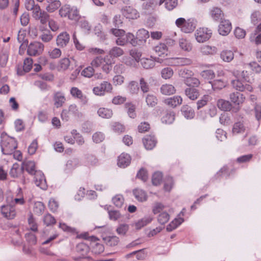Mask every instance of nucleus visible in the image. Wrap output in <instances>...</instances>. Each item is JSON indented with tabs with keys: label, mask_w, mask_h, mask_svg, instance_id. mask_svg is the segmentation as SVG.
<instances>
[{
	"label": "nucleus",
	"mask_w": 261,
	"mask_h": 261,
	"mask_svg": "<svg viewBox=\"0 0 261 261\" xmlns=\"http://www.w3.org/2000/svg\"><path fill=\"white\" fill-rule=\"evenodd\" d=\"M110 32L117 38L115 42L118 46H124L128 42L133 46L137 44L136 39L132 33H125L124 30L117 28H112Z\"/></svg>",
	"instance_id": "obj_1"
},
{
	"label": "nucleus",
	"mask_w": 261,
	"mask_h": 261,
	"mask_svg": "<svg viewBox=\"0 0 261 261\" xmlns=\"http://www.w3.org/2000/svg\"><path fill=\"white\" fill-rule=\"evenodd\" d=\"M1 150L4 154H11L17 147V144L15 139L7 135L3 132L1 135Z\"/></svg>",
	"instance_id": "obj_2"
},
{
	"label": "nucleus",
	"mask_w": 261,
	"mask_h": 261,
	"mask_svg": "<svg viewBox=\"0 0 261 261\" xmlns=\"http://www.w3.org/2000/svg\"><path fill=\"white\" fill-rule=\"evenodd\" d=\"M61 116L63 121H68L70 118L76 120H81L83 118L84 114L75 104H71L68 107V109L62 110Z\"/></svg>",
	"instance_id": "obj_3"
},
{
	"label": "nucleus",
	"mask_w": 261,
	"mask_h": 261,
	"mask_svg": "<svg viewBox=\"0 0 261 261\" xmlns=\"http://www.w3.org/2000/svg\"><path fill=\"white\" fill-rule=\"evenodd\" d=\"M61 17H68L69 19L76 20L80 17L79 11L75 6L65 5L59 11Z\"/></svg>",
	"instance_id": "obj_4"
},
{
	"label": "nucleus",
	"mask_w": 261,
	"mask_h": 261,
	"mask_svg": "<svg viewBox=\"0 0 261 261\" xmlns=\"http://www.w3.org/2000/svg\"><path fill=\"white\" fill-rule=\"evenodd\" d=\"M113 89L112 84L108 81H103L99 86L94 87L92 91L97 96H103L106 93L111 92Z\"/></svg>",
	"instance_id": "obj_5"
},
{
	"label": "nucleus",
	"mask_w": 261,
	"mask_h": 261,
	"mask_svg": "<svg viewBox=\"0 0 261 261\" xmlns=\"http://www.w3.org/2000/svg\"><path fill=\"white\" fill-rule=\"evenodd\" d=\"M44 45L37 41L31 43L28 47L27 53L31 56L40 55L44 50Z\"/></svg>",
	"instance_id": "obj_6"
},
{
	"label": "nucleus",
	"mask_w": 261,
	"mask_h": 261,
	"mask_svg": "<svg viewBox=\"0 0 261 261\" xmlns=\"http://www.w3.org/2000/svg\"><path fill=\"white\" fill-rule=\"evenodd\" d=\"M212 32L207 28H199L195 33V38L197 42L202 43L208 40L212 36Z\"/></svg>",
	"instance_id": "obj_7"
},
{
	"label": "nucleus",
	"mask_w": 261,
	"mask_h": 261,
	"mask_svg": "<svg viewBox=\"0 0 261 261\" xmlns=\"http://www.w3.org/2000/svg\"><path fill=\"white\" fill-rule=\"evenodd\" d=\"M231 84L233 88L239 91L251 92L253 90V87L250 84L247 83L246 82L239 79L232 80Z\"/></svg>",
	"instance_id": "obj_8"
},
{
	"label": "nucleus",
	"mask_w": 261,
	"mask_h": 261,
	"mask_svg": "<svg viewBox=\"0 0 261 261\" xmlns=\"http://www.w3.org/2000/svg\"><path fill=\"white\" fill-rule=\"evenodd\" d=\"M1 213L7 219H13L16 215L15 207L11 204L1 206Z\"/></svg>",
	"instance_id": "obj_9"
},
{
	"label": "nucleus",
	"mask_w": 261,
	"mask_h": 261,
	"mask_svg": "<svg viewBox=\"0 0 261 261\" xmlns=\"http://www.w3.org/2000/svg\"><path fill=\"white\" fill-rule=\"evenodd\" d=\"M229 99L231 102L237 106V108L235 109V112H236L239 111L240 106L242 105L245 101V97L243 94L236 92L230 94Z\"/></svg>",
	"instance_id": "obj_10"
},
{
	"label": "nucleus",
	"mask_w": 261,
	"mask_h": 261,
	"mask_svg": "<svg viewBox=\"0 0 261 261\" xmlns=\"http://www.w3.org/2000/svg\"><path fill=\"white\" fill-rule=\"evenodd\" d=\"M76 251L80 256L79 257H73V259L74 260H80L81 258H86L87 253L89 252V248L87 245L84 243H80L76 245Z\"/></svg>",
	"instance_id": "obj_11"
},
{
	"label": "nucleus",
	"mask_w": 261,
	"mask_h": 261,
	"mask_svg": "<svg viewBox=\"0 0 261 261\" xmlns=\"http://www.w3.org/2000/svg\"><path fill=\"white\" fill-rule=\"evenodd\" d=\"M192 61L188 58H172L169 59V64L173 66H187L191 64Z\"/></svg>",
	"instance_id": "obj_12"
},
{
	"label": "nucleus",
	"mask_w": 261,
	"mask_h": 261,
	"mask_svg": "<svg viewBox=\"0 0 261 261\" xmlns=\"http://www.w3.org/2000/svg\"><path fill=\"white\" fill-rule=\"evenodd\" d=\"M122 15L126 18L134 19L139 17V13L138 11L130 6L124 7L121 9Z\"/></svg>",
	"instance_id": "obj_13"
},
{
	"label": "nucleus",
	"mask_w": 261,
	"mask_h": 261,
	"mask_svg": "<svg viewBox=\"0 0 261 261\" xmlns=\"http://www.w3.org/2000/svg\"><path fill=\"white\" fill-rule=\"evenodd\" d=\"M34 182L35 185L41 189L46 190L47 184L44 174L41 171H38L34 175Z\"/></svg>",
	"instance_id": "obj_14"
},
{
	"label": "nucleus",
	"mask_w": 261,
	"mask_h": 261,
	"mask_svg": "<svg viewBox=\"0 0 261 261\" xmlns=\"http://www.w3.org/2000/svg\"><path fill=\"white\" fill-rule=\"evenodd\" d=\"M231 23L228 20L221 21L218 29L219 34L222 36L227 35L231 30Z\"/></svg>",
	"instance_id": "obj_15"
},
{
	"label": "nucleus",
	"mask_w": 261,
	"mask_h": 261,
	"mask_svg": "<svg viewBox=\"0 0 261 261\" xmlns=\"http://www.w3.org/2000/svg\"><path fill=\"white\" fill-rule=\"evenodd\" d=\"M143 143L146 149L151 150L155 146L156 140L154 136L147 135L143 139Z\"/></svg>",
	"instance_id": "obj_16"
},
{
	"label": "nucleus",
	"mask_w": 261,
	"mask_h": 261,
	"mask_svg": "<svg viewBox=\"0 0 261 261\" xmlns=\"http://www.w3.org/2000/svg\"><path fill=\"white\" fill-rule=\"evenodd\" d=\"M182 99L181 96L178 95L174 96L171 97L167 98L164 100V103L172 108H175L181 104Z\"/></svg>",
	"instance_id": "obj_17"
},
{
	"label": "nucleus",
	"mask_w": 261,
	"mask_h": 261,
	"mask_svg": "<svg viewBox=\"0 0 261 261\" xmlns=\"http://www.w3.org/2000/svg\"><path fill=\"white\" fill-rule=\"evenodd\" d=\"M131 158L127 153H122L118 157L117 164L119 167L125 168L130 163Z\"/></svg>",
	"instance_id": "obj_18"
},
{
	"label": "nucleus",
	"mask_w": 261,
	"mask_h": 261,
	"mask_svg": "<svg viewBox=\"0 0 261 261\" xmlns=\"http://www.w3.org/2000/svg\"><path fill=\"white\" fill-rule=\"evenodd\" d=\"M220 57L223 61L229 63L234 59V52L228 49H223L220 54Z\"/></svg>",
	"instance_id": "obj_19"
},
{
	"label": "nucleus",
	"mask_w": 261,
	"mask_h": 261,
	"mask_svg": "<svg viewBox=\"0 0 261 261\" xmlns=\"http://www.w3.org/2000/svg\"><path fill=\"white\" fill-rule=\"evenodd\" d=\"M154 50L158 56L164 58L166 57L169 53L167 45L163 43H159L156 45L154 48Z\"/></svg>",
	"instance_id": "obj_20"
},
{
	"label": "nucleus",
	"mask_w": 261,
	"mask_h": 261,
	"mask_svg": "<svg viewBox=\"0 0 261 261\" xmlns=\"http://www.w3.org/2000/svg\"><path fill=\"white\" fill-rule=\"evenodd\" d=\"M152 220V218L150 216L144 217V218L134 222L132 224V226L135 227L136 229H140L143 227L150 223Z\"/></svg>",
	"instance_id": "obj_21"
},
{
	"label": "nucleus",
	"mask_w": 261,
	"mask_h": 261,
	"mask_svg": "<svg viewBox=\"0 0 261 261\" xmlns=\"http://www.w3.org/2000/svg\"><path fill=\"white\" fill-rule=\"evenodd\" d=\"M196 26V21L194 19L186 20L185 25L182 27V31L185 33H190L194 31Z\"/></svg>",
	"instance_id": "obj_22"
},
{
	"label": "nucleus",
	"mask_w": 261,
	"mask_h": 261,
	"mask_svg": "<svg viewBox=\"0 0 261 261\" xmlns=\"http://www.w3.org/2000/svg\"><path fill=\"white\" fill-rule=\"evenodd\" d=\"M69 35L66 32L61 33L57 38V44L60 47H64L69 42Z\"/></svg>",
	"instance_id": "obj_23"
},
{
	"label": "nucleus",
	"mask_w": 261,
	"mask_h": 261,
	"mask_svg": "<svg viewBox=\"0 0 261 261\" xmlns=\"http://www.w3.org/2000/svg\"><path fill=\"white\" fill-rule=\"evenodd\" d=\"M70 92L73 97L79 99L83 103H85L87 102L86 96L84 95L82 91L77 87H72Z\"/></svg>",
	"instance_id": "obj_24"
},
{
	"label": "nucleus",
	"mask_w": 261,
	"mask_h": 261,
	"mask_svg": "<svg viewBox=\"0 0 261 261\" xmlns=\"http://www.w3.org/2000/svg\"><path fill=\"white\" fill-rule=\"evenodd\" d=\"M54 105L57 108L61 107L66 100L64 94L58 92L55 93L53 97Z\"/></svg>",
	"instance_id": "obj_25"
},
{
	"label": "nucleus",
	"mask_w": 261,
	"mask_h": 261,
	"mask_svg": "<svg viewBox=\"0 0 261 261\" xmlns=\"http://www.w3.org/2000/svg\"><path fill=\"white\" fill-rule=\"evenodd\" d=\"M133 193L136 199L139 201L143 202L147 199L146 192L141 189H135L133 190Z\"/></svg>",
	"instance_id": "obj_26"
},
{
	"label": "nucleus",
	"mask_w": 261,
	"mask_h": 261,
	"mask_svg": "<svg viewBox=\"0 0 261 261\" xmlns=\"http://www.w3.org/2000/svg\"><path fill=\"white\" fill-rule=\"evenodd\" d=\"M209 83L211 84L214 90H221L226 86V82L223 79H216L210 82Z\"/></svg>",
	"instance_id": "obj_27"
},
{
	"label": "nucleus",
	"mask_w": 261,
	"mask_h": 261,
	"mask_svg": "<svg viewBox=\"0 0 261 261\" xmlns=\"http://www.w3.org/2000/svg\"><path fill=\"white\" fill-rule=\"evenodd\" d=\"M211 17L215 21H218L222 19L223 13L220 8L218 7L212 8L210 11Z\"/></svg>",
	"instance_id": "obj_28"
},
{
	"label": "nucleus",
	"mask_w": 261,
	"mask_h": 261,
	"mask_svg": "<svg viewBox=\"0 0 261 261\" xmlns=\"http://www.w3.org/2000/svg\"><path fill=\"white\" fill-rule=\"evenodd\" d=\"M185 93L186 95L192 100L196 99L199 95L198 90L195 88H187L185 89Z\"/></svg>",
	"instance_id": "obj_29"
},
{
	"label": "nucleus",
	"mask_w": 261,
	"mask_h": 261,
	"mask_svg": "<svg viewBox=\"0 0 261 261\" xmlns=\"http://www.w3.org/2000/svg\"><path fill=\"white\" fill-rule=\"evenodd\" d=\"M161 92L166 95H170L175 93L176 90L175 87L171 84H164L160 88Z\"/></svg>",
	"instance_id": "obj_30"
},
{
	"label": "nucleus",
	"mask_w": 261,
	"mask_h": 261,
	"mask_svg": "<svg viewBox=\"0 0 261 261\" xmlns=\"http://www.w3.org/2000/svg\"><path fill=\"white\" fill-rule=\"evenodd\" d=\"M23 168L30 174H34L38 171L35 170V163L32 161H27L22 163Z\"/></svg>",
	"instance_id": "obj_31"
},
{
	"label": "nucleus",
	"mask_w": 261,
	"mask_h": 261,
	"mask_svg": "<svg viewBox=\"0 0 261 261\" xmlns=\"http://www.w3.org/2000/svg\"><path fill=\"white\" fill-rule=\"evenodd\" d=\"M217 105L219 109L224 111H230L232 108V105L229 101L223 99H219Z\"/></svg>",
	"instance_id": "obj_32"
},
{
	"label": "nucleus",
	"mask_w": 261,
	"mask_h": 261,
	"mask_svg": "<svg viewBox=\"0 0 261 261\" xmlns=\"http://www.w3.org/2000/svg\"><path fill=\"white\" fill-rule=\"evenodd\" d=\"M97 114L102 118L109 119L113 115L112 110L106 108H100L97 110Z\"/></svg>",
	"instance_id": "obj_33"
},
{
	"label": "nucleus",
	"mask_w": 261,
	"mask_h": 261,
	"mask_svg": "<svg viewBox=\"0 0 261 261\" xmlns=\"http://www.w3.org/2000/svg\"><path fill=\"white\" fill-rule=\"evenodd\" d=\"M183 116L187 119H192L195 116L194 110L189 106H184L181 110Z\"/></svg>",
	"instance_id": "obj_34"
},
{
	"label": "nucleus",
	"mask_w": 261,
	"mask_h": 261,
	"mask_svg": "<svg viewBox=\"0 0 261 261\" xmlns=\"http://www.w3.org/2000/svg\"><path fill=\"white\" fill-rule=\"evenodd\" d=\"M124 53V50L118 46H114L109 51V58H118L122 56Z\"/></svg>",
	"instance_id": "obj_35"
},
{
	"label": "nucleus",
	"mask_w": 261,
	"mask_h": 261,
	"mask_svg": "<svg viewBox=\"0 0 261 261\" xmlns=\"http://www.w3.org/2000/svg\"><path fill=\"white\" fill-rule=\"evenodd\" d=\"M18 197H10L7 198L8 202L15 207L16 205H23L25 203L24 197H21V196H18Z\"/></svg>",
	"instance_id": "obj_36"
},
{
	"label": "nucleus",
	"mask_w": 261,
	"mask_h": 261,
	"mask_svg": "<svg viewBox=\"0 0 261 261\" xmlns=\"http://www.w3.org/2000/svg\"><path fill=\"white\" fill-rule=\"evenodd\" d=\"M179 45L180 49L185 51L189 52L192 49L191 43L185 38H181L179 40Z\"/></svg>",
	"instance_id": "obj_37"
},
{
	"label": "nucleus",
	"mask_w": 261,
	"mask_h": 261,
	"mask_svg": "<svg viewBox=\"0 0 261 261\" xmlns=\"http://www.w3.org/2000/svg\"><path fill=\"white\" fill-rule=\"evenodd\" d=\"M184 220L182 218H175L173 221H172L166 227V229L168 231H171L173 230L176 228L179 225H180L183 222Z\"/></svg>",
	"instance_id": "obj_38"
},
{
	"label": "nucleus",
	"mask_w": 261,
	"mask_h": 261,
	"mask_svg": "<svg viewBox=\"0 0 261 261\" xmlns=\"http://www.w3.org/2000/svg\"><path fill=\"white\" fill-rule=\"evenodd\" d=\"M232 74L237 79L248 82V73L247 71L234 70L232 71Z\"/></svg>",
	"instance_id": "obj_39"
},
{
	"label": "nucleus",
	"mask_w": 261,
	"mask_h": 261,
	"mask_svg": "<svg viewBox=\"0 0 261 261\" xmlns=\"http://www.w3.org/2000/svg\"><path fill=\"white\" fill-rule=\"evenodd\" d=\"M185 85L188 86L189 88H196L198 87L200 85L199 80L193 76H190L188 79L184 80Z\"/></svg>",
	"instance_id": "obj_40"
},
{
	"label": "nucleus",
	"mask_w": 261,
	"mask_h": 261,
	"mask_svg": "<svg viewBox=\"0 0 261 261\" xmlns=\"http://www.w3.org/2000/svg\"><path fill=\"white\" fill-rule=\"evenodd\" d=\"M114 63L112 59L108 56H106V60L101 66L102 71L107 74H108L112 70V65Z\"/></svg>",
	"instance_id": "obj_41"
},
{
	"label": "nucleus",
	"mask_w": 261,
	"mask_h": 261,
	"mask_svg": "<svg viewBox=\"0 0 261 261\" xmlns=\"http://www.w3.org/2000/svg\"><path fill=\"white\" fill-rule=\"evenodd\" d=\"M141 64L145 69L153 68L155 65V61L152 58H143L140 60Z\"/></svg>",
	"instance_id": "obj_42"
},
{
	"label": "nucleus",
	"mask_w": 261,
	"mask_h": 261,
	"mask_svg": "<svg viewBox=\"0 0 261 261\" xmlns=\"http://www.w3.org/2000/svg\"><path fill=\"white\" fill-rule=\"evenodd\" d=\"M201 52L203 55H215L218 51V49L215 46L203 45L200 48Z\"/></svg>",
	"instance_id": "obj_43"
},
{
	"label": "nucleus",
	"mask_w": 261,
	"mask_h": 261,
	"mask_svg": "<svg viewBox=\"0 0 261 261\" xmlns=\"http://www.w3.org/2000/svg\"><path fill=\"white\" fill-rule=\"evenodd\" d=\"M70 64V61L68 58H63L59 61L57 69L59 71H64L68 68Z\"/></svg>",
	"instance_id": "obj_44"
},
{
	"label": "nucleus",
	"mask_w": 261,
	"mask_h": 261,
	"mask_svg": "<svg viewBox=\"0 0 261 261\" xmlns=\"http://www.w3.org/2000/svg\"><path fill=\"white\" fill-rule=\"evenodd\" d=\"M174 113L173 112H168L162 117L161 120L162 123L169 124L174 121Z\"/></svg>",
	"instance_id": "obj_45"
},
{
	"label": "nucleus",
	"mask_w": 261,
	"mask_h": 261,
	"mask_svg": "<svg viewBox=\"0 0 261 261\" xmlns=\"http://www.w3.org/2000/svg\"><path fill=\"white\" fill-rule=\"evenodd\" d=\"M105 243L110 246H114L117 245L119 242V238L115 236H107L103 238Z\"/></svg>",
	"instance_id": "obj_46"
},
{
	"label": "nucleus",
	"mask_w": 261,
	"mask_h": 261,
	"mask_svg": "<svg viewBox=\"0 0 261 261\" xmlns=\"http://www.w3.org/2000/svg\"><path fill=\"white\" fill-rule=\"evenodd\" d=\"M174 73L173 70L171 67H165L162 69L161 71V76L165 80L171 79Z\"/></svg>",
	"instance_id": "obj_47"
},
{
	"label": "nucleus",
	"mask_w": 261,
	"mask_h": 261,
	"mask_svg": "<svg viewBox=\"0 0 261 261\" xmlns=\"http://www.w3.org/2000/svg\"><path fill=\"white\" fill-rule=\"evenodd\" d=\"M149 36L148 31L144 29H141L137 31L136 38L139 39V41H145L149 37Z\"/></svg>",
	"instance_id": "obj_48"
},
{
	"label": "nucleus",
	"mask_w": 261,
	"mask_h": 261,
	"mask_svg": "<svg viewBox=\"0 0 261 261\" xmlns=\"http://www.w3.org/2000/svg\"><path fill=\"white\" fill-rule=\"evenodd\" d=\"M45 206L43 203L40 201H37L34 203L33 207L34 213L37 215H41L44 211Z\"/></svg>",
	"instance_id": "obj_49"
},
{
	"label": "nucleus",
	"mask_w": 261,
	"mask_h": 261,
	"mask_svg": "<svg viewBox=\"0 0 261 261\" xmlns=\"http://www.w3.org/2000/svg\"><path fill=\"white\" fill-rule=\"evenodd\" d=\"M48 6L46 7V10L49 12L55 11L61 6V3L58 0L48 2Z\"/></svg>",
	"instance_id": "obj_50"
},
{
	"label": "nucleus",
	"mask_w": 261,
	"mask_h": 261,
	"mask_svg": "<svg viewBox=\"0 0 261 261\" xmlns=\"http://www.w3.org/2000/svg\"><path fill=\"white\" fill-rule=\"evenodd\" d=\"M179 76L183 79V81L186 80L189 78L190 76L193 75V72L188 69L182 68L178 71Z\"/></svg>",
	"instance_id": "obj_51"
},
{
	"label": "nucleus",
	"mask_w": 261,
	"mask_h": 261,
	"mask_svg": "<svg viewBox=\"0 0 261 261\" xmlns=\"http://www.w3.org/2000/svg\"><path fill=\"white\" fill-rule=\"evenodd\" d=\"M106 60V56L104 58L99 56L95 58L91 63V65L93 67H98L101 66Z\"/></svg>",
	"instance_id": "obj_52"
},
{
	"label": "nucleus",
	"mask_w": 261,
	"mask_h": 261,
	"mask_svg": "<svg viewBox=\"0 0 261 261\" xmlns=\"http://www.w3.org/2000/svg\"><path fill=\"white\" fill-rule=\"evenodd\" d=\"M95 70L91 66L85 68L81 72V75L85 77L91 78L94 75Z\"/></svg>",
	"instance_id": "obj_53"
},
{
	"label": "nucleus",
	"mask_w": 261,
	"mask_h": 261,
	"mask_svg": "<svg viewBox=\"0 0 261 261\" xmlns=\"http://www.w3.org/2000/svg\"><path fill=\"white\" fill-rule=\"evenodd\" d=\"M49 15L44 11H42L40 13L39 15H37L35 18L36 20H40V22L42 24L46 23L49 21Z\"/></svg>",
	"instance_id": "obj_54"
},
{
	"label": "nucleus",
	"mask_w": 261,
	"mask_h": 261,
	"mask_svg": "<svg viewBox=\"0 0 261 261\" xmlns=\"http://www.w3.org/2000/svg\"><path fill=\"white\" fill-rule=\"evenodd\" d=\"M85 159V164L87 166H95L98 163V160L96 157L91 154L87 155Z\"/></svg>",
	"instance_id": "obj_55"
},
{
	"label": "nucleus",
	"mask_w": 261,
	"mask_h": 261,
	"mask_svg": "<svg viewBox=\"0 0 261 261\" xmlns=\"http://www.w3.org/2000/svg\"><path fill=\"white\" fill-rule=\"evenodd\" d=\"M127 88L129 92L132 94L137 93L139 90L138 83L135 81L130 82L128 83Z\"/></svg>",
	"instance_id": "obj_56"
},
{
	"label": "nucleus",
	"mask_w": 261,
	"mask_h": 261,
	"mask_svg": "<svg viewBox=\"0 0 261 261\" xmlns=\"http://www.w3.org/2000/svg\"><path fill=\"white\" fill-rule=\"evenodd\" d=\"M169 215L166 212H163L159 215L158 220L161 224L164 225L169 221Z\"/></svg>",
	"instance_id": "obj_57"
},
{
	"label": "nucleus",
	"mask_w": 261,
	"mask_h": 261,
	"mask_svg": "<svg viewBox=\"0 0 261 261\" xmlns=\"http://www.w3.org/2000/svg\"><path fill=\"white\" fill-rule=\"evenodd\" d=\"M108 214L109 219L113 221H117L122 216L119 211L117 210H109L108 211Z\"/></svg>",
	"instance_id": "obj_58"
},
{
	"label": "nucleus",
	"mask_w": 261,
	"mask_h": 261,
	"mask_svg": "<svg viewBox=\"0 0 261 261\" xmlns=\"http://www.w3.org/2000/svg\"><path fill=\"white\" fill-rule=\"evenodd\" d=\"M39 38L44 42H48L52 40L53 36L48 30L42 32Z\"/></svg>",
	"instance_id": "obj_59"
},
{
	"label": "nucleus",
	"mask_w": 261,
	"mask_h": 261,
	"mask_svg": "<svg viewBox=\"0 0 261 261\" xmlns=\"http://www.w3.org/2000/svg\"><path fill=\"white\" fill-rule=\"evenodd\" d=\"M163 175L161 172H156L152 175V182L153 185H159L162 180Z\"/></svg>",
	"instance_id": "obj_60"
},
{
	"label": "nucleus",
	"mask_w": 261,
	"mask_h": 261,
	"mask_svg": "<svg viewBox=\"0 0 261 261\" xmlns=\"http://www.w3.org/2000/svg\"><path fill=\"white\" fill-rule=\"evenodd\" d=\"M165 7L169 11L174 9L178 5V0H165Z\"/></svg>",
	"instance_id": "obj_61"
},
{
	"label": "nucleus",
	"mask_w": 261,
	"mask_h": 261,
	"mask_svg": "<svg viewBox=\"0 0 261 261\" xmlns=\"http://www.w3.org/2000/svg\"><path fill=\"white\" fill-rule=\"evenodd\" d=\"M129 229V226L126 224L119 225L116 229L117 233L120 236H125Z\"/></svg>",
	"instance_id": "obj_62"
},
{
	"label": "nucleus",
	"mask_w": 261,
	"mask_h": 261,
	"mask_svg": "<svg viewBox=\"0 0 261 261\" xmlns=\"http://www.w3.org/2000/svg\"><path fill=\"white\" fill-rule=\"evenodd\" d=\"M245 130L244 126L240 122L236 123L232 128V133L234 135L244 132Z\"/></svg>",
	"instance_id": "obj_63"
},
{
	"label": "nucleus",
	"mask_w": 261,
	"mask_h": 261,
	"mask_svg": "<svg viewBox=\"0 0 261 261\" xmlns=\"http://www.w3.org/2000/svg\"><path fill=\"white\" fill-rule=\"evenodd\" d=\"M112 201L115 205L118 207H121L124 202V198L122 195H117L112 199Z\"/></svg>",
	"instance_id": "obj_64"
}]
</instances>
